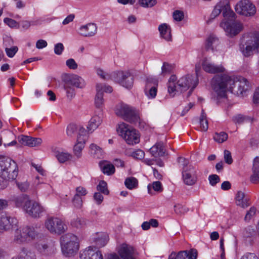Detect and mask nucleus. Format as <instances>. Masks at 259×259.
<instances>
[{
  "label": "nucleus",
  "instance_id": "nucleus-12",
  "mask_svg": "<svg viewBox=\"0 0 259 259\" xmlns=\"http://www.w3.org/2000/svg\"><path fill=\"white\" fill-rule=\"evenodd\" d=\"M237 13L245 16H252L256 13L255 6L249 0H241L235 6Z\"/></svg>",
  "mask_w": 259,
  "mask_h": 259
},
{
  "label": "nucleus",
  "instance_id": "nucleus-25",
  "mask_svg": "<svg viewBox=\"0 0 259 259\" xmlns=\"http://www.w3.org/2000/svg\"><path fill=\"white\" fill-rule=\"evenodd\" d=\"M220 42L218 38L214 35H210L206 39L205 49L207 51H214L217 48Z\"/></svg>",
  "mask_w": 259,
  "mask_h": 259
},
{
  "label": "nucleus",
  "instance_id": "nucleus-32",
  "mask_svg": "<svg viewBox=\"0 0 259 259\" xmlns=\"http://www.w3.org/2000/svg\"><path fill=\"white\" fill-rule=\"evenodd\" d=\"M220 4L222 5V12L224 17L233 18L235 15L234 13L231 10L229 2L227 1L221 2Z\"/></svg>",
  "mask_w": 259,
  "mask_h": 259
},
{
  "label": "nucleus",
  "instance_id": "nucleus-58",
  "mask_svg": "<svg viewBox=\"0 0 259 259\" xmlns=\"http://www.w3.org/2000/svg\"><path fill=\"white\" fill-rule=\"evenodd\" d=\"M64 88L66 91L67 96L68 98L72 99L75 96V93L73 88L66 85H65Z\"/></svg>",
  "mask_w": 259,
  "mask_h": 259
},
{
  "label": "nucleus",
  "instance_id": "nucleus-18",
  "mask_svg": "<svg viewBox=\"0 0 259 259\" xmlns=\"http://www.w3.org/2000/svg\"><path fill=\"white\" fill-rule=\"evenodd\" d=\"M92 243L97 247L100 248L104 246L109 240L108 236L104 232H97L91 236L90 238Z\"/></svg>",
  "mask_w": 259,
  "mask_h": 259
},
{
  "label": "nucleus",
  "instance_id": "nucleus-5",
  "mask_svg": "<svg viewBox=\"0 0 259 259\" xmlns=\"http://www.w3.org/2000/svg\"><path fill=\"white\" fill-rule=\"evenodd\" d=\"M18 174L16 162L9 157H0V176L9 181L16 179Z\"/></svg>",
  "mask_w": 259,
  "mask_h": 259
},
{
  "label": "nucleus",
  "instance_id": "nucleus-27",
  "mask_svg": "<svg viewBox=\"0 0 259 259\" xmlns=\"http://www.w3.org/2000/svg\"><path fill=\"white\" fill-rule=\"evenodd\" d=\"M250 181L254 184L259 183V157H256L253 160L252 174L250 176Z\"/></svg>",
  "mask_w": 259,
  "mask_h": 259
},
{
  "label": "nucleus",
  "instance_id": "nucleus-4",
  "mask_svg": "<svg viewBox=\"0 0 259 259\" xmlns=\"http://www.w3.org/2000/svg\"><path fill=\"white\" fill-rule=\"evenodd\" d=\"M61 251L66 257L74 256L79 249V243L77 237L71 233L62 235L60 238Z\"/></svg>",
  "mask_w": 259,
  "mask_h": 259
},
{
  "label": "nucleus",
  "instance_id": "nucleus-34",
  "mask_svg": "<svg viewBox=\"0 0 259 259\" xmlns=\"http://www.w3.org/2000/svg\"><path fill=\"white\" fill-rule=\"evenodd\" d=\"M80 128H84L81 125H77L74 124H70L68 125L66 129V134L69 137H73L77 134V136L79 135Z\"/></svg>",
  "mask_w": 259,
  "mask_h": 259
},
{
  "label": "nucleus",
  "instance_id": "nucleus-45",
  "mask_svg": "<svg viewBox=\"0 0 259 259\" xmlns=\"http://www.w3.org/2000/svg\"><path fill=\"white\" fill-rule=\"evenodd\" d=\"M174 66L173 65L169 64L167 62H164L161 67V74L165 75L169 74L173 71Z\"/></svg>",
  "mask_w": 259,
  "mask_h": 259
},
{
  "label": "nucleus",
  "instance_id": "nucleus-30",
  "mask_svg": "<svg viewBox=\"0 0 259 259\" xmlns=\"http://www.w3.org/2000/svg\"><path fill=\"white\" fill-rule=\"evenodd\" d=\"M97 94L95 99L96 106L101 108L103 105V94L102 92L103 86L101 83L97 84L96 85Z\"/></svg>",
  "mask_w": 259,
  "mask_h": 259
},
{
  "label": "nucleus",
  "instance_id": "nucleus-8",
  "mask_svg": "<svg viewBox=\"0 0 259 259\" xmlns=\"http://www.w3.org/2000/svg\"><path fill=\"white\" fill-rule=\"evenodd\" d=\"M115 113L122 117L125 120L131 123H136L139 120L138 111L133 107L125 104H120L116 106Z\"/></svg>",
  "mask_w": 259,
  "mask_h": 259
},
{
  "label": "nucleus",
  "instance_id": "nucleus-42",
  "mask_svg": "<svg viewBox=\"0 0 259 259\" xmlns=\"http://www.w3.org/2000/svg\"><path fill=\"white\" fill-rule=\"evenodd\" d=\"M200 127L202 131H206L208 129V122L206 119V115L204 110H202L200 118Z\"/></svg>",
  "mask_w": 259,
  "mask_h": 259
},
{
  "label": "nucleus",
  "instance_id": "nucleus-46",
  "mask_svg": "<svg viewBox=\"0 0 259 259\" xmlns=\"http://www.w3.org/2000/svg\"><path fill=\"white\" fill-rule=\"evenodd\" d=\"M139 5L143 8H151L157 4L156 0H139Z\"/></svg>",
  "mask_w": 259,
  "mask_h": 259
},
{
  "label": "nucleus",
  "instance_id": "nucleus-28",
  "mask_svg": "<svg viewBox=\"0 0 259 259\" xmlns=\"http://www.w3.org/2000/svg\"><path fill=\"white\" fill-rule=\"evenodd\" d=\"M165 151L163 144L161 142L155 144L150 149V153L154 157L164 156Z\"/></svg>",
  "mask_w": 259,
  "mask_h": 259
},
{
  "label": "nucleus",
  "instance_id": "nucleus-31",
  "mask_svg": "<svg viewBox=\"0 0 259 259\" xmlns=\"http://www.w3.org/2000/svg\"><path fill=\"white\" fill-rule=\"evenodd\" d=\"M99 165L102 171L106 175H111L115 172L114 166L107 161H101Z\"/></svg>",
  "mask_w": 259,
  "mask_h": 259
},
{
  "label": "nucleus",
  "instance_id": "nucleus-56",
  "mask_svg": "<svg viewBox=\"0 0 259 259\" xmlns=\"http://www.w3.org/2000/svg\"><path fill=\"white\" fill-rule=\"evenodd\" d=\"M18 50V49L16 46L12 47L10 48H6L5 49L7 55L10 58H12L17 52Z\"/></svg>",
  "mask_w": 259,
  "mask_h": 259
},
{
  "label": "nucleus",
  "instance_id": "nucleus-33",
  "mask_svg": "<svg viewBox=\"0 0 259 259\" xmlns=\"http://www.w3.org/2000/svg\"><path fill=\"white\" fill-rule=\"evenodd\" d=\"M102 118L98 115L94 116L90 120L88 126L89 131L96 130L102 122Z\"/></svg>",
  "mask_w": 259,
  "mask_h": 259
},
{
  "label": "nucleus",
  "instance_id": "nucleus-38",
  "mask_svg": "<svg viewBox=\"0 0 259 259\" xmlns=\"http://www.w3.org/2000/svg\"><path fill=\"white\" fill-rule=\"evenodd\" d=\"M91 154L97 158H101L103 155L102 149L96 144H92L90 145Z\"/></svg>",
  "mask_w": 259,
  "mask_h": 259
},
{
  "label": "nucleus",
  "instance_id": "nucleus-9",
  "mask_svg": "<svg viewBox=\"0 0 259 259\" xmlns=\"http://www.w3.org/2000/svg\"><path fill=\"white\" fill-rule=\"evenodd\" d=\"M37 235V232L32 227H20L15 231L14 240L17 243H23L35 238Z\"/></svg>",
  "mask_w": 259,
  "mask_h": 259
},
{
  "label": "nucleus",
  "instance_id": "nucleus-57",
  "mask_svg": "<svg viewBox=\"0 0 259 259\" xmlns=\"http://www.w3.org/2000/svg\"><path fill=\"white\" fill-rule=\"evenodd\" d=\"M66 66L70 69L75 70L77 68L78 65L73 59L70 58L66 61Z\"/></svg>",
  "mask_w": 259,
  "mask_h": 259
},
{
  "label": "nucleus",
  "instance_id": "nucleus-36",
  "mask_svg": "<svg viewBox=\"0 0 259 259\" xmlns=\"http://www.w3.org/2000/svg\"><path fill=\"white\" fill-rule=\"evenodd\" d=\"M20 259H36L35 254L34 252L28 250L27 249L22 248L19 256Z\"/></svg>",
  "mask_w": 259,
  "mask_h": 259
},
{
  "label": "nucleus",
  "instance_id": "nucleus-10",
  "mask_svg": "<svg viewBox=\"0 0 259 259\" xmlns=\"http://www.w3.org/2000/svg\"><path fill=\"white\" fill-rule=\"evenodd\" d=\"M46 229L51 233L60 235L67 230L64 221L57 217H49L45 221Z\"/></svg>",
  "mask_w": 259,
  "mask_h": 259
},
{
  "label": "nucleus",
  "instance_id": "nucleus-55",
  "mask_svg": "<svg viewBox=\"0 0 259 259\" xmlns=\"http://www.w3.org/2000/svg\"><path fill=\"white\" fill-rule=\"evenodd\" d=\"M208 180L210 184L212 186H214L220 182V178L217 175H211L208 177Z\"/></svg>",
  "mask_w": 259,
  "mask_h": 259
},
{
  "label": "nucleus",
  "instance_id": "nucleus-19",
  "mask_svg": "<svg viewBox=\"0 0 259 259\" xmlns=\"http://www.w3.org/2000/svg\"><path fill=\"white\" fill-rule=\"evenodd\" d=\"M17 223L15 218L7 214H3L0 219V229L4 231L10 230Z\"/></svg>",
  "mask_w": 259,
  "mask_h": 259
},
{
  "label": "nucleus",
  "instance_id": "nucleus-48",
  "mask_svg": "<svg viewBox=\"0 0 259 259\" xmlns=\"http://www.w3.org/2000/svg\"><path fill=\"white\" fill-rule=\"evenodd\" d=\"M82 198L77 195H74L72 199L73 206L76 209H80L82 206Z\"/></svg>",
  "mask_w": 259,
  "mask_h": 259
},
{
  "label": "nucleus",
  "instance_id": "nucleus-51",
  "mask_svg": "<svg viewBox=\"0 0 259 259\" xmlns=\"http://www.w3.org/2000/svg\"><path fill=\"white\" fill-rule=\"evenodd\" d=\"M97 189L98 191H100L104 194L107 195L109 194L107 183L104 181L100 182L99 185L97 187Z\"/></svg>",
  "mask_w": 259,
  "mask_h": 259
},
{
  "label": "nucleus",
  "instance_id": "nucleus-6",
  "mask_svg": "<svg viewBox=\"0 0 259 259\" xmlns=\"http://www.w3.org/2000/svg\"><path fill=\"white\" fill-rule=\"evenodd\" d=\"M180 166L182 168V177L184 183L192 186L197 181L196 170L189 164V160L185 158L180 157L178 158Z\"/></svg>",
  "mask_w": 259,
  "mask_h": 259
},
{
  "label": "nucleus",
  "instance_id": "nucleus-24",
  "mask_svg": "<svg viewBox=\"0 0 259 259\" xmlns=\"http://www.w3.org/2000/svg\"><path fill=\"white\" fill-rule=\"evenodd\" d=\"M30 200L29 196L26 194L14 195L10 198V201L13 202L16 207H22L23 209L24 205L28 204Z\"/></svg>",
  "mask_w": 259,
  "mask_h": 259
},
{
  "label": "nucleus",
  "instance_id": "nucleus-60",
  "mask_svg": "<svg viewBox=\"0 0 259 259\" xmlns=\"http://www.w3.org/2000/svg\"><path fill=\"white\" fill-rule=\"evenodd\" d=\"M173 17L175 20L181 21L184 18V13L179 10L175 11L173 13Z\"/></svg>",
  "mask_w": 259,
  "mask_h": 259
},
{
  "label": "nucleus",
  "instance_id": "nucleus-50",
  "mask_svg": "<svg viewBox=\"0 0 259 259\" xmlns=\"http://www.w3.org/2000/svg\"><path fill=\"white\" fill-rule=\"evenodd\" d=\"M186 253V258L188 259H197L198 256V252L196 249L192 248L190 250H184Z\"/></svg>",
  "mask_w": 259,
  "mask_h": 259
},
{
  "label": "nucleus",
  "instance_id": "nucleus-20",
  "mask_svg": "<svg viewBox=\"0 0 259 259\" xmlns=\"http://www.w3.org/2000/svg\"><path fill=\"white\" fill-rule=\"evenodd\" d=\"M17 139L22 145L30 147L38 146L42 143V140L39 138H33L24 135L18 136Z\"/></svg>",
  "mask_w": 259,
  "mask_h": 259
},
{
  "label": "nucleus",
  "instance_id": "nucleus-29",
  "mask_svg": "<svg viewBox=\"0 0 259 259\" xmlns=\"http://www.w3.org/2000/svg\"><path fill=\"white\" fill-rule=\"evenodd\" d=\"M235 202L237 205L242 208L249 206L248 198L245 196V194L242 191H238L235 197Z\"/></svg>",
  "mask_w": 259,
  "mask_h": 259
},
{
  "label": "nucleus",
  "instance_id": "nucleus-64",
  "mask_svg": "<svg viewBox=\"0 0 259 259\" xmlns=\"http://www.w3.org/2000/svg\"><path fill=\"white\" fill-rule=\"evenodd\" d=\"M152 187L155 191L161 192L162 191L161 184L159 181L153 182L152 185Z\"/></svg>",
  "mask_w": 259,
  "mask_h": 259
},
{
  "label": "nucleus",
  "instance_id": "nucleus-16",
  "mask_svg": "<svg viewBox=\"0 0 259 259\" xmlns=\"http://www.w3.org/2000/svg\"><path fill=\"white\" fill-rule=\"evenodd\" d=\"M80 259H103L101 252L92 246H89L80 252Z\"/></svg>",
  "mask_w": 259,
  "mask_h": 259
},
{
  "label": "nucleus",
  "instance_id": "nucleus-14",
  "mask_svg": "<svg viewBox=\"0 0 259 259\" xmlns=\"http://www.w3.org/2000/svg\"><path fill=\"white\" fill-rule=\"evenodd\" d=\"M29 204L25 205L24 210L32 218H37L40 217L42 213L45 211V208L39 203L29 200Z\"/></svg>",
  "mask_w": 259,
  "mask_h": 259
},
{
  "label": "nucleus",
  "instance_id": "nucleus-52",
  "mask_svg": "<svg viewBox=\"0 0 259 259\" xmlns=\"http://www.w3.org/2000/svg\"><path fill=\"white\" fill-rule=\"evenodd\" d=\"M4 22L10 27L12 28H18L19 27V24L16 21L9 18H5L4 20Z\"/></svg>",
  "mask_w": 259,
  "mask_h": 259
},
{
  "label": "nucleus",
  "instance_id": "nucleus-26",
  "mask_svg": "<svg viewBox=\"0 0 259 259\" xmlns=\"http://www.w3.org/2000/svg\"><path fill=\"white\" fill-rule=\"evenodd\" d=\"M158 30L161 37L166 41L171 40V28L166 23H163L158 26Z\"/></svg>",
  "mask_w": 259,
  "mask_h": 259
},
{
  "label": "nucleus",
  "instance_id": "nucleus-22",
  "mask_svg": "<svg viewBox=\"0 0 259 259\" xmlns=\"http://www.w3.org/2000/svg\"><path fill=\"white\" fill-rule=\"evenodd\" d=\"M118 253L122 259H136L134 247L127 244H122L120 246Z\"/></svg>",
  "mask_w": 259,
  "mask_h": 259
},
{
  "label": "nucleus",
  "instance_id": "nucleus-41",
  "mask_svg": "<svg viewBox=\"0 0 259 259\" xmlns=\"http://www.w3.org/2000/svg\"><path fill=\"white\" fill-rule=\"evenodd\" d=\"M70 224L72 227L76 229L82 228L86 224L84 219L78 217L72 220Z\"/></svg>",
  "mask_w": 259,
  "mask_h": 259
},
{
  "label": "nucleus",
  "instance_id": "nucleus-59",
  "mask_svg": "<svg viewBox=\"0 0 259 259\" xmlns=\"http://www.w3.org/2000/svg\"><path fill=\"white\" fill-rule=\"evenodd\" d=\"M96 72L101 78L104 79H111V77H110L111 73H106L102 69L100 68L97 69Z\"/></svg>",
  "mask_w": 259,
  "mask_h": 259
},
{
  "label": "nucleus",
  "instance_id": "nucleus-54",
  "mask_svg": "<svg viewBox=\"0 0 259 259\" xmlns=\"http://www.w3.org/2000/svg\"><path fill=\"white\" fill-rule=\"evenodd\" d=\"M256 213V208L254 207H251L248 211L246 214L244 220L246 222H249L251 219L255 215Z\"/></svg>",
  "mask_w": 259,
  "mask_h": 259
},
{
  "label": "nucleus",
  "instance_id": "nucleus-62",
  "mask_svg": "<svg viewBox=\"0 0 259 259\" xmlns=\"http://www.w3.org/2000/svg\"><path fill=\"white\" fill-rule=\"evenodd\" d=\"M64 49V46L62 43H58L55 45L54 52L56 55H60L62 54Z\"/></svg>",
  "mask_w": 259,
  "mask_h": 259
},
{
  "label": "nucleus",
  "instance_id": "nucleus-44",
  "mask_svg": "<svg viewBox=\"0 0 259 259\" xmlns=\"http://www.w3.org/2000/svg\"><path fill=\"white\" fill-rule=\"evenodd\" d=\"M18 188L21 192H26L29 188L30 184L27 180L16 181Z\"/></svg>",
  "mask_w": 259,
  "mask_h": 259
},
{
  "label": "nucleus",
  "instance_id": "nucleus-49",
  "mask_svg": "<svg viewBox=\"0 0 259 259\" xmlns=\"http://www.w3.org/2000/svg\"><path fill=\"white\" fill-rule=\"evenodd\" d=\"M186 253L183 251H180L178 253L172 252L168 256V259H186Z\"/></svg>",
  "mask_w": 259,
  "mask_h": 259
},
{
  "label": "nucleus",
  "instance_id": "nucleus-53",
  "mask_svg": "<svg viewBox=\"0 0 259 259\" xmlns=\"http://www.w3.org/2000/svg\"><path fill=\"white\" fill-rule=\"evenodd\" d=\"M222 6L220 4V2L216 5L211 14L210 17L211 19H214L221 13Z\"/></svg>",
  "mask_w": 259,
  "mask_h": 259
},
{
  "label": "nucleus",
  "instance_id": "nucleus-63",
  "mask_svg": "<svg viewBox=\"0 0 259 259\" xmlns=\"http://www.w3.org/2000/svg\"><path fill=\"white\" fill-rule=\"evenodd\" d=\"M87 194L86 189L81 186H79L76 188V194L74 195H77L79 197L85 196Z\"/></svg>",
  "mask_w": 259,
  "mask_h": 259
},
{
  "label": "nucleus",
  "instance_id": "nucleus-43",
  "mask_svg": "<svg viewBox=\"0 0 259 259\" xmlns=\"http://www.w3.org/2000/svg\"><path fill=\"white\" fill-rule=\"evenodd\" d=\"M228 138V134L224 132L215 133L213 139L219 143H222L226 141Z\"/></svg>",
  "mask_w": 259,
  "mask_h": 259
},
{
  "label": "nucleus",
  "instance_id": "nucleus-61",
  "mask_svg": "<svg viewBox=\"0 0 259 259\" xmlns=\"http://www.w3.org/2000/svg\"><path fill=\"white\" fill-rule=\"evenodd\" d=\"M224 160L225 162L230 164L233 162V159L232 158L231 152L228 150H225L224 152Z\"/></svg>",
  "mask_w": 259,
  "mask_h": 259
},
{
  "label": "nucleus",
  "instance_id": "nucleus-17",
  "mask_svg": "<svg viewBox=\"0 0 259 259\" xmlns=\"http://www.w3.org/2000/svg\"><path fill=\"white\" fill-rule=\"evenodd\" d=\"M202 66L203 70L209 73L214 74L219 72H224L225 71V68L222 65H215L206 58H204L203 60Z\"/></svg>",
  "mask_w": 259,
  "mask_h": 259
},
{
  "label": "nucleus",
  "instance_id": "nucleus-1",
  "mask_svg": "<svg viewBox=\"0 0 259 259\" xmlns=\"http://www.w3.org/2000/svg\"><path fill=\"white\" fill-rule=\"evenodd\" d=\"M211 86L218 98H224L228 91L238 96H244L248 89L249 82L242 76L224 74L214 76L211 80Z\"/></svg>",
  "mask_w": 259,
  "mask_h": 259
},
{
  "label": "nucleus",
  "instance_id": "nucleus-15",
  "mask_svg": "<svg viewBox=\"0 0 259 259\" xmlns=\"http://www.w3.org/2000/svg\"><path fill=\"white\" fill-rule=\"evenodd\" d=\"M87 138V131L85 128H80L79 135L77 137L76 143L73 148L74 154L80 157L81 155V151L84 147V145Z\"/></svg>",
  "mask_w": 259,
  "mask_h": 259
},
{
  "label": "nucleus",
  "instance_id": "nucleus-23",
  "mask_svg": "<svg viewBox=\"0 0 259 259\" xmlns=\"http://www.w3.org/2000/svg\"><path fill=\"white\" fill-rule=\"evenodd\" d=\"M97 31V26L95 23H88L82 25L79 28V33L84 37L94 36Z\"/></svg>",
  "mask_w": 259,
  "mask_h": 259
},
{
  "label": "nucleus",
  "instance_id": "nucleus-13",
  "mask_svg": "<svg viewBox=\"0 0 259 259\" xmlns=\"http://www.w3.org/2000/svg\"><path fill=\"white\" fill-rule=\"evenodd\" d=\"M220 26L225 30L227 35L231 37L238 34L243 28V24L239 21H223Z\"/></svg>",
  "mask_w": 259,
  "mask_h": 259
},
{
  "label": "nucleus",
  "instance_id": "nucleus-35",
  "mask_svg": "<svg viewBox=\"0 0 259 259\" xmlns=\"http://www.w3.org/2000/svg\"><path fill=\"white\" fill-rule=\"evenodd\" d=\"M126 155L133 157L135 159H142L145 156L144 152L141 149L134 150L130 149L125 151Z\"/></svg>",
  "mask_w": 259,
  "mask_h": 259
},
{
  "label": "nucleus",
  "instance_id": "nucleus-47",
  "mask_svg": "<svg viewBox=\"0 0 259 259\" xmlns=\"http://www.w3.org/2000/svg\"><path fill=\"white\" fill-rule=\"evenodd\" d=\"M189 209L181 204H177L174 206V211L178 214H183L188 212Z\"/></svg>",
  "mask_w": 259,
  "mask_h": 259
},
{
  "label": "nucleus",
  "instance_id": "nucleus-11",
  "mask_svg": "<svg viewBox=\"0 0 259 259\" xmlns=\"http://www.w3.org/2000/svg\"><path fill=\"white\" fill-rule=\"evenodd\" d=\"M111 79L127 89H131L134 83V77L128 71H119L111 73Z\"/></svg>",
  "mask_w": 259,
  "mask_h": 259
},
{
  "label": "nucleus",
  "instance_id": "nucleus-2",
  "mask_svg": "<svg viewBox=\"0 0 259 259\" xmlns=\"http://www.w3.org/2000/svg\"><path fill=\"white\" fill-rule=\"evenodd\" d=\"M198 83V78L194 75H187L177 80L176 76L172 75L167 83L168 92L169 94H172V96L174 97L176 93H182L191 88L190 91L188 92V96H190Z\"/></svg>",
  "mask_w": 259,
  "mask_h": 259
},
{
  "label": "nucleus",
  "instance_id": "nucleus-40",
  "mask_svg": "<svg viewBox=\"0 0 259 259\" xmlns=\"http://www.w3.org/2000/svg\"><path fill=\"white\" fill-rule=\"evenodd\" d=\"M124 184L127 188L132 190L137 187L138 181L134 177H129L125 179Z\"/></svg>",
  "mask_w": 259,
  "mask_h": 259
},
{
  "label": "nucleus",
  "instance_id": "nucleus-39",
  "mask_svg": "<svg viewBox=\"0 0 259 259\" xmlns=\"http://www.w3.org/2000/svg\"><path fill=\"white\" fill-rule=\"evenodd\" d=\"M148 90V92L146 91L147 95L150 98H154L157 94V88L155 86L150 87V79H148L146 85V90Z\"/></svg>",
  "mask_w": 259,
  "mask_h": 259
},
{
  "label": "nucleus",
  "instance_id": "nucleus-21",
  "mask_svg": "<svg viewBox=\"0 0 259 259\" xmlns=\"http://www.w3.org/2000/svg\"><path fill=\"white\" fill-rule=\"evenodd\" d=\"M65 82V85L71 87L73 86L77 88H82L84 86V80L76 74H71L66 76Z\"/></svg>",
  "mask_w": 259,
  "mask_h": 259
},
{
  "label": "nucleus",
  "instance_id": "nucleus-7",
  "mask_svg": "<svg viewBox=\"0 0 259 259\" xmlns=\"http://www.w3.org/2000/svg\"><path fill=\"white\" fill-rule=\"evenodd\" d=\"M117 131L128 145H133L139 143L140 142V136L138 132L124 122H121L118 124Z\"/></svg>",
  "mask_w": 259,
  "mask_h": 259
},
{
  "label": "nucleus",
  "instance_id": "nucleus-37",
  "mask_svg": "<svg viewBox=\"0 0 259 259\" xmlns=\"http://www.w3.org/2000/svg\"><path fill=\"white\" fill-rule=\"evenodd\" d=\"M55 156L60 163H64L72 157L71 155L69 153L60 151L55 152Z\"/></svg>",
  "mask_w": 259,
  "mask_h": 259
},
{
  "label": "nucleus",
  "instance_id": "nucleus-3",
  "mask_svg": "<svg viewBox=\"0 0 259 259\" xmlns=\"http://www.w3.org/2000/svg\"><path fill=\"white\" fill-rule=\"evenodd\" d=\"M240 50L246 57L259 52V32L245 34L240 39Z\"/></svg>",
  "mask_w": 259,
  "mask_h": 259
}]
</instances>
